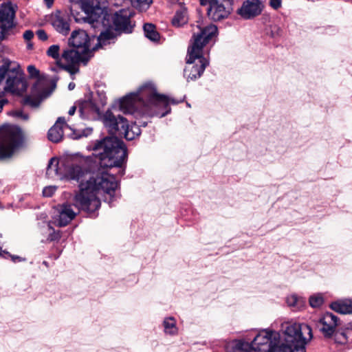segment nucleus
Masks as SVG:
<instances>
[{"instance_id": "27", "label": "nucleus", "mask_w": 352, "mask_h": 352, "mask_svg": "<svg viewBox=\"0 0 352 352\" xmlns=\"http://www.w3.org/2000/svg\"><path fill=\"white\" fill-rule=\"evenodd\" d=\"M164 332L167 334L175 335L177 333L176 322L173 318H167L164 320Z\"/></svg>"}, {"instance_id": "23", "label": "nucleus", "mask_w": 352, "mask_h": 352, "mask_svg": "<svg viewBox=\"0 0 352 352\" xmlns=\"http://www.w3.org/2000/svg\"><path fill=\"white\" fill-rule=\"evenodd\" d=\"M107 28L100 32L98 37V45L100 47L111 43L117 36V32L113 29L111 25L106 26Z\"/></svg>"}, {"instance_id": "34", "label": "nucleus", "mask_w": 352, "mask_h": 352, "mask_svg": "<svg viewBox=\"0 0 352 352\" xmlns=\"http://www.w3.org/2000/svg\"><path fill=\"white\" fill-rule=\"evenodd\" d=\"M49 229L52 231L48 236L47 240L50 241H58L60 239L61 235L59 230L55 231L54 229L49 226Z\"/></svg>"}, {"instance_id": "49", "label": "nucleus", "mask_w": 352, "mask_h": 352, "mask_svg": "<svg viewBox=\"0 0 352 352\" xmlns=\"http://www.w3.org/2000/svg\"><path fill=\"white\" fill-rule=\"evenodd\" d=\"M32 44H28V47L29 48L32 47Z\"/></svg>"}, {"instance_id": "29", "label": "nucleus", "mask_w": 352, "mask_h": 352, "mask_svg": "<svg viewBox=\"0 0 352 352\" xmlns=\"http://www.w3.org/2000/svg\"><path fill=\"white\" fill-rule=\"evenodd\" d=\"M152 2V0H131L132 6L140 11L146 10Z\"/></svg>"}, {"instance_id": "41", "label": "nucleus", "mask_w": 352, "mask_h": 352, "mask_svg": "<svg viewBox=\"0 0 352 352\" xmlns=\"http://www.w3.org/2000/svg\"><path fill=\"white\" fill-rule=\"evenodd\" d=\"M76 110V107L72 106L69 110V112H68L69 115L73 116L75 113Z\"/></svg>"}, {"instance_id": "2", "label": "nucleus", "mask_w": 352, "mask_h": 352, "mask_svg": "<svg viewBox=\"0 0 352 352\" xmlns=\"http://www.w3.org/2000/svg\"><path fill=\"white\" fill-rule=\"evenodd\" d=\"M103 122L113 136L98 140L93 146L94 155L100 160V165L104 168L121 167L126 157V148L122 140L116 135L132 140L141 133L140 126H146V122H136L129 126L127 120L120 115H115L107 111Z\"/></svg>"}, {"instance_id": "26", "label": "nucleus", "mask_w": 352, "mask_h": 352, "mask_svg": "<svg viewBox=\"0 0 352 352\" xmlns=\"http://www.w3.org/2000/svg\"><path fill=\"white\" fill-rule=\"evenodd\" d=\"M144 34L146 38L152 41H157L160 39V34L155 30V27L151 23H146L144 25Z\"/></svg>"}, {"instance_id": "5", "label": "nucleus", "mask_w": 352, "mask_h": 352, "mask_svg": "<svg viewBox=\"0 0 352 352\" xmlns=\"http://www.w3.org/2000/svg\"><path fill=\"white\" fill-rule=\"evenodd\" d=\"M87 16L86 20L94 28L98 27L101 23L102 26H110L113 22L114 30L116 32L131 33L135 26V23L131 21L134 12L129 8L121 9L116 12L113 15L107 14L97 0H87L82 4Z\"/></svg>"}, {"instance_id": "11", "label": "nucleus", "mask_w": 352, "mask_h": 352, "mask_svg": "<svg viewBox=\"0 0 352 352\" xmlns=\"http://www.w3.org/2000/svg\"><path fill=\"white\" fill-rule=\"evenodd\" d=\"M15 10L11 2L0 7V42L6 38L8 32L14 26Z\"/></svg>"}, {"instance_id": "12", "label": "nucleus", "mask_w": 352, "mask_h": 352, "mask_svg": "<svg viewBox=\"0 0 352 352\" xmlns=\"http://www.w3.org/2000/svg\"><path fill=\"white\" fill-rule=\"evenodd\" d=\"M340 320L337 316L330 312L324 313L318 320L317 327L325 338H332L336 333Z\"/></svg>"}, {"instance_id": "46", "label": "nucleus", "mask_w": 352, "mask_h": 352, "mask_svg": "<svg viewBox=\"0 0 352 352\" xmlns=\"http://www.w3.org/2000/svg\"><path fill=\"white\" fill-rule=\"evenodd\" d=\"M276 32V35H278V32L280 31V29L278 28H275Z\"/></svg>"}, {"instance_id": "47", "label": "nucleus", "mask_w": 352, "mask_h": 352, "mask_svg": "<svg viewBox=\"0 0 352 352\" xmlns=\"http://www.w3.org/2000/svg\"><path fill=\"white\" fill-rule=\"evenodd\" d=\"M171 102L173 104H177L179 102L178 101H175V100L173 99V100H171Z\"/></svg>"}, {"instance_id": "43", "label": "nucleus", "mask_w": 352, "mask_h": 352, "mask_svg": "<svg viewBox=\"0 0 352 352\" xmlns=\"http://www.w3.org/2000/svg\"><path fill=\"white\" fill-rule=\"evenodd\" d=\"M48 8L51 7L53 4L54 0H44Z\"/></svg>"}, {"instance_id": "8", "label": "nucleus", "mask_w": 352, "mask_h": 352, "mask_svg": "<svg viewBox=\"0 0 352 352\" xmlns=\"http://www.w3.org/2000/svg\"><path fill=\"white\" fill-rule=\"evenodd\" d=\"M7 79L4 90L13 95L21 96L28 88L25 74L19 65H10L7 73Z\"/></svg>"}, {"instance_id": "3", "label": "nucleus", "mask_w": 352, "mask_h": 352, "mask_svg": "<svg viewBox=\"0 0 352 352\" xmlns=\"http://www.w3.org/2000/svg\"><path fill=\"white\" fill-rule=\"evenodd\" d=\"M169 99L158 94L152 82L142 85L136 92L130 93L120 100L119 109L125 114L135 117H152L160 107L168 108Z\"/></svg>"}, {"instance_id": "17", "label": "nucleus", "mask_w": 352, "mask_h": 352, "mask_svg": "<svg viewBox=\"0 0 352 352\" xmlns=\"http://www.w3.org/2000/svg\"><path fill=\"white\" fill-rule=\"evenodd\" d=\"M63 126L72 129V128L66 124L65 118L64 117H60L48 131V139L54 143L59 142L62 140L63 138Z\"/></svg>"}, {"instance_id": "19", "label": "nucleus", "mask_w": 352, "mask_h": 352, "mask_svg": "<svg viewBox=\"0 0 352 352\" xmlns=\"http://www.w3.org/2000/svg\"><path fill=\"white\" fill-rule=\"evenodd\" d=\"M332 338L334 339L336 342L340 344H345L352 342V328H338Z\"/></svg>"}, {"instance_id": "24", "label": "nucleus", "mask_w": 352, "mask_h": 352, "mask_svg": "<svg viewBox=\"0 0 352 352\" xmlns=\"http://www.w3.org/2000/svg\"><path fill=\"white\" fill-rule=\"evenodd\" d=\"M252 349L250 344L241 340L232 341L226 348L227 352H250Z\"/></svg>"}, {"instance_id": "18", "label": "nucleus", "mask_w": 352, "mask_h": 352, "mask_svg": "<svg viewBox=\"0 0 352 352\" xmlns=\"http://www.w3.org/2000/svg\"><path fill=\"white\" fill-rule=\"evenodd\" d=\"M52 25L55 30L63 35H67L69 30L68 16L66 15L56 14L52 17Z\"/></svg>"}, {"instance_id": "38", "label": "nucleus", "mask_w": 352, "mask_h": 352, "mask_svg": "<svg viewBox=\"0 0 352 352\" xmlns=\"http://www.w3.org/2000/svg\"><path fill=\"white\" fill-rule=\"evenodd\" d=\"M36 34L38 38L41 41H45L47 39V35L45 30H39L36 32Z\"/></svg>"}, {"instance_id": "9", "label": "nucleus", "mask_w": 352, "mask_h": 352, "mask_svg": "<svg viewBox=\"0 0 352 352\" xmlns=\"http://www.w3.org/2000/svg\"><path fill=\"white\" fill-rule=\"evenodd\" d=\"M90 54L81 51L79 49L70 47L64 50L62 54V59L67 63V65H62L58 63L60 67L71 75L77 74L79 71L78 64L80 62L86 63L90 58Z\"/></svg>"}, {"instance_id": "48", "label": "nucleus", "mask_w": 352, "mask_h": 352, "mask_svg": "<svg viewBox=\"0 0 352 352\" xmlns=\"http://www.w3.org/2000/svg\"><path fill=\"white\" fill-rule=\"evenodd\" d=\"M72 2H74V3H78L79 1H80L81 0H70Z\"/></svg>"}, {"instance_id": "33", "label": "nucleus", "mask_w": 352, "mask_h": 352, "mask_svg": "<svg viewBox=\"0 0 352 352\" xmlns=\"http://www.w3.org/2000/svg\"><path fill=\"white\" fill-rule=\"evenodd\" d=\"M300 299L296 295H291L287 298V303L289 307H298Z\"/></svg>"}, {"instance_id": "30", "label": "nucleus", "mask_w": 352, "mask_h": 352, "mask_svg": "<svg viewBox=\"0 0 352 352\" xmlns=\"http://www.w3.org/2000/svg\"><path fill=\"white\" fill-rule=\"evenodd\" d=\"M12 62L9 59H3L0 65V83L5 79Z\"/></svg>"}, {"instance_id": "44", "label": "nucleus", "mask_w": 352, "mask_h": 352, "mask_svg": "<svg viewBox=\"0 0 352 352\" xmlns=\"http://www.w3.org/2000/svg\"><path fill=\"white\" fill-rule=\"evenodd\" d=\"M74 87H75V84H74V83H73V82H70V83L69 84V85H68V88H69V90H72V89H74Z\"/></svg>"}, {"instance_id": "15", "label": "nucleus", "mask_w": 352, "mask_h": 352, "mask_svg": "<svg viewBox=\"0 0 352 352\" xmlns=\"http://www.w3.org/2000/svg\"><path fill=\"white\" fill-rule=\"evenodd\" d=\"M69 45L91 54L89 50V38L84 30H74L69 38Z\"/></svg>"}, {"instance_id": "22", "label": "nucleus", "mask_w": 352, "mask_h": 352, "mask_svg": "<svg viewBox=\"0 0 352 352\" xmlns=\"http://www.w3.org/2000/svg\"><path fill=\"white\" fill-rule=\"evenodd\" d=\"M79 113L82 119H87L89 114L98 113V107L90 100L79 103Z\"/></svg>"}, {"instance_id": "45", "label": "nucleus", "mask_w": 352, "mask_h": 352, "mask_svg": "<svg viewBox=\"0 0 352 352\" xmlns=\"http://www.w3.org/2000/svg\"><path fill=\"white\" fill-rule=\"evenodd\" d=\"M169 111H170V109L168 110H167L165 113H162L160 116L161 117L165 116L169 112Z\"/></svg>"}, {"instance_id": "1", "label": "nucleus", "mask_w": 352, "mask_h": 352, "mask_svg": "<svg viewBox=\"0 0 352 352\" xmlns=\"http://www.w3.org/2000/svg\"><path fill=\"white\" fill-rule=\"evenodd\" d=\"M90 162L91 158H87L80 161L79 164H72L63 174L60 170L58 160L52 157L49 161L46 170V175L49 178H67L79 182V191L74 197V204L87 212L97 210L100 207V194L105 193L111 197L118 187L116 177L108 173H102L96 177H91Z\"/></svg>"}, {"instance_id": "6", "label": "nucleus", "mask_w": 352, "mask_h": 352, "mask_svg": "<svg viewBox=\"0 0 352 352\" xmlns=\"http://www.w3.org/2000/svg\"><path fill=\"white\" fill-rule=\"evenodd\" d=\"M284 332L289 352H305V344L313 337L311 328L307 324H287Z\"/></svg>"}, {"instance_id": "31", "label": "nucleus", "mask_w": 352, "mask_h": 352, "mask_svg": "<svg viewBox=\"0 0 352 352\" xmlns=\"http://www.w3.org/2000/svg\"><path fill=\"white\" fill-rule=\"evenodd\" d=\"M309 305L314 308L320 307L323 303V298L320 294H316L310 296Z\"/></svg>"}, {"instance_id": "39", "label": "nucleus", "mask_w": 352, "mask_h": 352, "mask_svg": "<svg viewBox=\"0 0 352 352\" xmlns=\"http://www.w3.org/2000/svg\"><path fill=\"white\" fill-rule=\"evenodd\" d=\"M34 37V33L32 30H26L23 33V38L26 41H30Z\"/></svg>"}, {"instance_id": "21", "label": "nucleus", "mask_w": 352, "mask_h": 352, "mask_svg": "<svg viewBox=\"0 0 352 352\" xmlns=\"http://www.w3.org/2000/svg\"><path fill=\"white\" fill-rule=\"evenodd\" d=\"M330 307L340 314H352V300L344 299L333 302L330 305Z\"/></svg>"}, {"instance_id": "14", "label": "nucleus", "mask_w": 352, "mask_h": 352, "mask_svg": "<svg viewBox=\"0 0 352 352\" xmlns=\"http://www.w3.org/2000/svg\"><path fill=\"white\" fill-rule=\"evenodd\" d=\"M208 15L213 21H220L227 18L232 10L231 0L220 3H208Z\"/></svg>"}, {"instance_id": "42", "label": "nucleus", "mask_w": 352, "mask_h": 352, "mask_svg": "<svg viewBox=\"0 0 352 352\" xmlns=\"http://www.w3.org/2000/svg\"><path fill=\"white\" fill-rule=\"evenodd\" d=\"M7 102H8V101L6 100H4V99L0 100V112H1L4 104Z\"/></svg>"}, {"instance_id": "10", "label": "nucleus", "mask_w": 352, "mask_h": 352, "mask_svg": "<svg viewBox=\"0 0 352 352\" xmlns=\"http://www.w3.org/2000/svg\"><path fill=\"white\" fill-rule=\"evenodd\" d=\"M279 333L275 331L263 329L260 331L251 342L252 350L256 352H267L270 346L278 341Z\"/></svg>"}, {"instance_id": "7", "label": "nucleus", "mask_w": 352, "mask_h": 352, "mask_svg": "<svg viewBox=\"0 0 352 352\" xmlns=\"http://www.w3.org/2000/svg\"><path fill=\"white\" fill-rule=\"evenodd\" d=\"M23 135L20 129L15 126H3L0 129V158L10 157L22 143Z\"/></svg>"}, {"instance_id": "37", "label": "nucleus", "mask_w": 352, "mask_h": 352, "mask_svg": "<svg viewBox=\"0 0 352 352\" xmlns=\"http://www.w3.org/2000/svg\"><path fill=\"white\" fill-rule=\"evenodd\" d=\"M269 3L272 8L277 10L281 6L282 0H270Z\"/></svg>"}, {"instance_id": "36", "label": "nucleus", "mask_w": 352, "mask_h": 352, "mask_svg": "<svg viewBox=\"0 0 352 352\" xmlns=\"http://www.w3.org/2000/svg\"><path fill=\"white\" fill-rule=\"evenodd\" d=\"M28 72L31 77H37L39 76V71L34 65H29L28 67Z\"/></svg>"}, {"instance_id": "32", "label": "nucleus", "mask_w": 352, "mask_h": 352, "mask_svg": "<svg viewBox=\"0 0 352 352\" xmlns=\"http://www.w3.org/2000/svg\"><path fill=\"white\" fill-rule=\"evenodd\" d=\"M47 54L54 59L59 58V46L58 45H51L47 51Z\"/></svg>"}, {"instance_id": "16", "label": "nucleus", "mask_w": 352, "mask_h": 352, "mask_svg": "<svg viewBox=\"0 0 352 352\" xmlns=\"http://www.w3.org/2000/svg\"><path fill=\"white\" fill-rule=\"evenodd\" d=\"M74 204L75 201H74L73 205L77 208V212L72 209V206L71 204H63L61 206L58 222L59 226L63 227L67 226L72 219H74L78 211L81 210V208H78L77 206H76ZM82 210L85 211V210L82 209ZM95 211L96 210L93 211V212ZM88 213H92V212H88Z\"/></svg>"}, {"instance_id": "25", "label": "nucleus", "mask_w": 352, "mask_h": 352, "mask_svg": "<svg viewBox=\"0 0 352 352\" xmlns=\"http://www.w3.org/2000/svg\"><path fill=\"white\" fill-rule=\"evenodd\" d=\"M188 22L187 10L181 7L177 10L172 19V24L175 27H180Z\"/></svg>"}, {"instance_id": "4", "label": "nucleus", "mask_w": 352, "mask_h": 352, "mask_svg": "<svg viewBox=\"0 0 352 352\" xmlns=\"http://www.w3.org/2000/svg\"><path fill=\"white\" fill-rule=\"evenodd\" d=\"M217 34V28L213 24L197 25L193 30L191 45L188 48L186 66L184 75L187 80L199 78L208 65V60L203 56V47Z\"/></svg>"}, {"instance_id": "20", "label": "nucleus", "mask_w": 352, "mask_h": 352, "mask_svg": "<svg viewBox=\"0 0 352 352\" xmlns=\"http://www.w3.org/2000/svg\"><path fill=\"white\" fill-rule=\"evenodd\" d=\"M55 84L53 85V87L50 89V90L47 91H43L41 93V98L33 97L32 96H27L23 99V104L25 106H28L32 108H37L40 105L41 100L43 98L48 97L53 90L55 89Z\"/></svg>"}, {"instance_id": "28", "label": "nucleus", "mask_w": 352, "mask_h": 352, "mask_svg": "<svg viewBox=\"0 0 352 352\" xmlns=\"http://www.w3.org/2000/svg\"><path fill=\"white\" fill-rule=\"evenodd\" d=\"M267 352H289V344L287 342H280V338L278 341L274 343Z\"/></svg>"}, {"instance_id": "13", "label": "nucleus", "mask_w": 352, "mask_h": 352, "mask_svg": "<svg viewBox=\"0 0 352 352\" xmlns=\"http://www.w3.org/2000/svg\"><path fill=\"white\" fill-rule=\"evenodd\" d=\"M263 8L264 4L261 0H245L237 10V14L243 19H252L260 15Z\"/></svg>"}, {"instance_id": "35", "label": "nucleus", "mask_w": 352, "mask_h": 352, "mask_svg": "<svg viewBox=\"0 0 352 352\" xmlns=\"http://www.w3.org/2000/svg\"><path fill=\"white\" fill-rule=\"evenodd\" d=\"M55 191H56V187L47 186V187L44 188V189L43 190V195L45 197H50L54 195Z\"/></svg>"}, {"instance_id": "40", "label": "nucleus", "mask_w": 352, "mask_h": 352, "mask_svg": "<svg viewBox=\"0 0 352 352\" xmlns=\"http://www.w3.org/2000/svg\"><path fill=\"white\" fill-rule=\"evenodd\" d=\"M15 115L17 117L21 118L22 119L27 120L28 119V116L24 113L22 111H16L15 112Z\"/></svg>"}]
</instances>
